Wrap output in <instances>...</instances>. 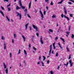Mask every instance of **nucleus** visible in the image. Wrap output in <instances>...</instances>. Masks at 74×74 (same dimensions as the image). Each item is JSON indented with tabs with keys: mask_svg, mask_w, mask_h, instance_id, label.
Returning a JSON list of instances; mask_svg holds the SVG:
<instances>
[{
	"mask_svg": "<svg viewBox=\"0 0 74 74\" xmlns=\"http://www.w3.org/2000/svg\"><path fill=\"white\" fill-rule=\"evenodd\" d=\"M28 25H29V23H27V24L25 25V30H26L27 29V26H28Z\"/></svg>",
	"mask_w": 74,
	"mask_h": 74,
	"instance_id": "obj_15",
	"label": "nucleus"
},
{
	"mask_svg": "<svg viewBox=\"0 0 74 74\" xmlns=\"http://www.w3.org/2000/svg\"><path fill=\"white\" fill-rule=\"evenodd\" d=\"M70 16L71 17H73V14H70Z\"/></svg>",
	"mask_w": 74,
	"mask_h": 74,
	"instance_id": "obj_54",
	"label": "nucleus"
},
{
	"mask_svg": "<svg viewBox=\"0 0 74 74\" xmlns=\"http://www.w3.org/2000/svg\"><path fill=\"white\" fill-rule=\"evenodd\" d=\"M20 53H21V49H19L18 54H19Z\"/></svg>",
	"mask_w": 74,
	"mask_h": 74,
	"instance_id": "obj_36",
	"label": "nucleus"
},
{
	"mask_svg": "<svg viewBox=\"0 0 74 74\" xmlns=\"http://www.w3.org/2000/svg\"><path fill=\"white\" fill-rule=\"evenodd\" d=\"M60 38L61 40H62V41H63L64 42H65V41H64V39L63 38Z\"/></svg>",
	"mask_w": 74,
	"mask_h": 74,
	"instance_id": "obj_23",
	"label": "nucleus"
},
{
	"mask_svg": "<svg viewBox=\"0 0 74 74\" xmlns=\"http://www.w3.org/2000/svg\"><path fill=\"white\" fill-rule=\"evenodd\" d=\"M17 16H19V19L20 20H21V19L22 18V15H21V13H17Z\"/></svg>",
	"mask_w": 74,
	"mask_h": 74,
	"instance_id": "obj_2",
	"label": "nucleus"
},
{
	"mask_svg": "<svg viewBox=\"0 0 74 74\" xmlns=\"http://www.w3.org/2000/svg\"><path fill=\"white\" fill-rule=\"evenodd\" d=\"M29 28L30 29V30H32V27H29Z\"/></svg>",
	"mask_w": 74,
	"mask_h": 74,
	"instance_id": "obj_56",
	"label": "nucleus"
},
{
	"mask_svg": "<svg viewBox=\"0 0 74 74\" xmlns=\"http://www.w3.org/2000/svg\"><path fill=\"white\" fill-rule=\"evenodd\" d=\"M8 11H11V8H8Z\"/></svg>",
	"mask_w": 74,
	"mask_h": 74,
	"instance_id": "obj_33",
	"label": "nucleus"
},
{
	"mask_svg": "<svg viewBox=\"0 0 74 74\" xmlns=\"http://www.w3.org/2000/svg\"><path fill=\"white\" fill-rule=\"evenodd\" d=\"M58 44L59 45L60 47V48H61V49H63V48H62V46H61V44H60V42H59L58 43Z\"/></svg>",
	"mask_w": 74,
	"mask_h": 74,
	"instance_id": "obj_8",
	"label": "nucleus"
},
{
	"mask_svg": "<svg viewBox=\"0 0 74 74\" xmlns=\"http://www.w3.org/2000/svg\"><path fill=\"white\" fill-rule=\"evenodd\" d=\"M36 35L37 37H38V36H39V34H38V33H36Z\"/></svg>",
	"mask_w": 74,
	"mask_h": 74,
	"instance_id": "obj_59",
	"label": "nucleus"
},
{
	"mask_svg": "<svg viewBox=\"0 0 74 74\" xmlns=\"http://www.w3.org/2000/svg\"><path fill=\"white\" fill-rule=\"evenodd\" d=\"M74 35L73 34H72V36H71V38H74Z\"/></svg>",
	"mask_w": 74,
	"mask_h": 74,
	"instance_id": "obj_37",
	"label": "nucleus"
},
{
	"mask_svg": "<svg viewBox=\"0 0 74 74\" xmlns=\"http://www.w3.org/2000/svg\"><path fill=\"white\" fill-rule=\"evenodd\" d=\"M52 49H50V51H49V53L48 55L50 56L51 55V51H52Z\"/></svg>",
	"mask_w": 74,
	"mask_h": 74,
	"instance_id": "obj_11",
	"label": "nucleus"
},
{
	"mask_svg": "<svg viewBox=\"0 0 74 74\" xmlns=\"http://www.w3.org/2000/svg\"><path fill=\"white\" fill-rule=\"evenodd\" d=\"M34 36H33L32 37V40H33V39H34Z\"/></svg>",
	"mask_w": 74,
	"mask_h": 74,
	"instance_id": "obj_48",
	"label": "nucleus"
},
{
	"mask_svg": "<svg viewBox=\"0 0 74 74\" xmlns=\"http://www.w3.org/2000/svg\"><path fill=\"white\" fill-rule=\"evenodd\" d=\"M4 1H6V2H8V0H4Z\"/></svg>",
	"mask_w": 74,
	"mask_h": 74,
	"instance_id": "obj_57",
	"label": "nucleus"
},
{
	"mask_svg": "<svg viewBox=\"0 0 74 74\" xmlns=\"http://www.w3.org/2000/svg\"><path fill=\"white\" fill-rule=\"evenodd\" d=\"M49 62H50V61H49V60H48L47 61V64H49Z\"/></svg>",
	"mask_w": 74,
	"mask_h": 74,
	"instance_id": "obj_35",
	"label": "nucleus"
},
{
	"mask_svg": "<svg viewBox=\"0 0 74 74\" xmlns=\"http://www.w3.org/2000/svg\"><path fill=\"white\" fill-rule=\"evenodd\" d=\"M27 9H25V10H24V11L25 12V14H27Z\"/></svg>",
	"mask_w": 74,
	"mask_h": 74,
	"instance_id": "obj_13",
	"label": "nucleus"
},
{
	"mask_svg": "<svg viewBox=\"0 0 74 74\" xmlns=\"http://www.w3.org/2000/svg\"><path fill=\"white\" fill-rule=\"evenodd\" d=\"M8 68H7L6 70H5V72L6 74H8Z\"/></svg>",
	"mask_w": 74,
	"mask_h": 74,
	"instance_id": "obj_17",
	"label": "nucleus"
},
{
	"mask_svg": "<svg viewBox=\"0 0 74 74\" xmlns=\"http://www.w3.org/2000/svg\"><path fill=\"white\" fill-rule=\"evenodd\" d=\"M14 38H16V34H14Z\"/></svg>",
	"mask_w": 74,
	"mask_h": 74,
	"instance_id": "obj_28",
	"label": "nucleus"
},
{
	"mask_svg": "<svg viewBox=\"0 0 74 74\" xmlns=\"http://www.w3.org/2000/svg\"><path fill=\"white\" fill-rule=\"evenodd\" d=\"M3 67H4V69H6L7 67V66L5 65V63H3Z\"/></svg>",
	"mask_w": 74,
	"mask_h": 74,
	"instance_id": "obj_18",
	"label": "nucleus"
},
{
	"mask_svg": "<svg viewBox=\"0 0 74 74\" xmlns=\"http://www.w3.org/2000/svg\"><path fill=\"white\" fill-rule=\"evenodd\" d=\"M66 33L67 34V35H69L70 33V32H66Z\"/></svg>",
	"mask_w": 74,
	"mask_h": 74,
	"instance_id": "obj_34",
	"label": "nucleus"
},
{
	"mask_svg": "<svg viewBox=\"0 0 74 74\" xmlns=\"http://www.w3.org/2000/svg\"><path fill=\"white\" fill-rule=\"evenodd\" d=\"M60 68V66H58V68H57L58 70H59V68Z\"/></svg>",
	"mask_w": 74,
	"mask_h": 74,
	"instance_id": "obj_61",
	"label": "nucleus"
},
{
	"mask_svg": "<svg viewBox=\"0 0 74 74\" xmlns=\"http://www.w3.org/2000/svg\"><path fill=\"white\" fill-rule=\"evenodd\" d=\"M18 4H19L20 6L21 5H22V3H21V0H19L18 1Z\"/></svg>",
	"mask_w": 74,
	"mask_h": 74,
	"instance_id": "obj_6",
	"label": "nucleus"
},
{
	"mask_svg": "<svg viewBox=\"0 0 74 74\" xmlns=\"http://www.w3.org/2000/svg\"><path fill=\"white\" fill-rule=\"evenodd\" d=\"M68 4H70V5H71V4H72L71 2H68Z\"/></svg>",
	"mask_w": 74,
	"mask_h": 74,
	"instance_id": "obj_47",
	"label": "nucleus"
},
{
	"mask_svg": "<svg viewBox=\"0 0 74 74\" xmlns=\"http://www.w3.org/2000/svg\"><path fill=\"white\" fill-rule=\"evenodd\" d=\"M33 49L35 50L36 51L37 50V49H36L33 46Z\"/></svg>",
	"mask_w": 74,
	"mask_h": 74,
	"instance_id": "obj_30",
	"label": "nucleus"
},
{
	"mask_svg": "<svg viewBox=\"0 0 74 74\" xmlns=\"http://www.w3.org/2000/svg\"><path fill=\"white\" fill-rule=\"evenodd\" d=\"M1 38L2 40H4V38L3 36L1 37Z\"/></svg>",
	"mask_w": 74,
	"mask_h": 74,
	"instance_id": "obj_51",
	"label": "nucleus"
},
{
	"mask_svg": "<svg viewBox=\"0 0 74 74\" xmlns=\"http://www.w3.org/2000/svg\"><path fill=\"white\" fill-rule=\"evenodd\" d=\"M64 12L65 14H66L67 13V10H66V7H64Z\"/></svg>",
	"mask_w": 74,
	"mask_h": 74,
	"instance_id": "obj_4",
	"label": "nucleus"
},
{
	"mask_svg": "<svg viewBox=\"0 0 74 74\" xmlns=\"http://www.w3.org/2000/svg\"><path fill=\"white\" fill-rule=\"evenodd\" d=\"M20 7H21L22 9H25V6H22V5H21L20 6Z\"/></svg>",
	"mask_w": 74,
	"mask_h": 74,
	"instance_id": "obj_21",
	"label": "nucleus"
},
{
	"mask_svg": "<svg viewBox=\"0 0 74 74\" xmlns=\"http://www.w3.org/2000/svg\"><path fill=\"white\" fill-rule=\"evenodd\" d=\"M32 26L36 30V32H38V27L34 25H32Z\"/></svg>",
	"mask_w": 74,
	"mask_h": 74,
	"instance_id": "obj_1",
	"label": "nucleus"
},
{
	"mask_svg": "<svg viewBox=\"0 0 74 74\" xmlns=\"http://www.w3.org/2000/svg\"><path fill=\"white\" fill-rule=\"evenodd\" d=\"M24 52L25 54V55H27V53L26 52V50H24Z\"/></svg>",
	"mask_w": 74,
	"mask_h": 74,
	"instance_id": "obj_29",
	"label": "nucleus"
},
{
	"mask_svg": "<svg viewBox=\"0 0 74 74\" xmlns=\"http://www.w3.org/2000/svg\"><path fill=\"white\" fill-rule=\"evenodd\" d=\"M22 37H23L24 41H25L26 40H25V39H26V38H25V36H24L23 35H22Z\"/></svg>",
	"mask_w": 74,
	"mask_h": 74,
	"instance_id": "obj_10",
	"label": "nucleus"
},
{
	"mask_svg": "<svg viewBox=\"0 0 74 74\" xmlns=\"http://www.w3.org/2000/svg\"><path fill=\"white\" fill-rule=\"evenodd\" d=\"M55 15H53V16H52V18H55Z\"/></svg>",
	"mask_w": 74,
	"mask_h": 74,
	"instance_id": "obj_44",
	"label": "nucleus"
},
{
	"mask_svg": "<svg viewBox=\"0 0 74 74\" xmlns=\"http://www.w3.org/2000/svg\"><path fill=\"white\" fill-rule=\"evenodd\" d=\"M31 4H32V3L31 2H30L29 3V8H28L29 9V8H30V7H31Z\"/></svg>",
	"mask_w": 74,
	"mask_h": 74,
	"instance_id": "obj_9",
	"label": "nucleus"
},
{
	"mask_svg": "<svg viewBox=\"0 0 74 74\" xmlns=\"http://www.w3.org/2000/svg\"><path fill=\"white\" fill-rule=\"evenodd\" d=\"M40 12L41 14V19L42 20L43 19V18H44V16H43V14H42V12H41V10L40 11Z\"/></svg>",
	"mask_w": 74,
	"mask_h": 74,
	"instance_id": "obj_3",
	"label": "nucleus"
},
{
	"mask_svg": "<svg viewBox=\"0 0 74 74\" xmlns=\"http://www.w3.org/2000/svg\"><path fill=\"white\" fill-rule=\"evenodd\" d=\"M69 1H71L72 2H73V3H74V1L73 0H69Z\"/></svg>",
	"mask_w": 74,
	"mask_h": 74,
	"instance_id": "obj_53",
	"label": "nucleus"
},
{
	"mask_svg": "<svg viewBox=\"0 0 74 74\" xmlns=\"http://www.w3.org/2000/svg\"><path fill=\"white\" fill-rule=\"evenodd\" d=\"M52 45H51L50 46V49H52Z\"/></svg>",
	"mask_w": 74,
	"mask_h": 74,
	"instance_id": "obj_32",
	"label": "nucleus"
},
{
	"mask_svg": "<svg viewBox=\"0 0 74 74\" xmlns=\"http://www.w3.org/2000/svg\"><path fill=\"white\" fill-rule=\"evenodd\" d=\"M10 58H11L12 56V53H10Z\"/></svg>",
	"mask_w": 74,
	"mask_h": 74,
	"instance_id": "obj_43",
	"label": "nucleus"
},
{
	"mask_svg": "<svg viewBox=\"0 0 74 74\" xmlns=\"http://www.w3.org/2000/svg\"><path fill=\"white\" fill-rule=\"evenodd\" d=\"M50 5H53V2H51V3H50Z\"/></svg>",
	"mask_w": 74,
	"mask_h": 74,
	"instance_id": "obj_49",
	"label": "nucleus"
},
{
	"mask_svg": "<svg viewBox=\"0 0 74 74\" xmlns=\"http://www.w3.org/2000/svg\"><path fill=\"white\" fill-rule=\"evenodd\" d=\"M62 2H61V1L60 2H59L58 3V4H62Z\"/></svg>",
	"mask_w": 74,
	"mask_h": 74,
	"instance_id": "obj_55",
	"label": "nucleus"
},
{
	"mask_svg": "<svg viewBox=\"0 0 74 74\" xmlns=\"http://www.w3.org/2000/svg\"><path fill=\"white\" fill-rule=\"evenodd\" d=\"M64 18H66L67 19V20L68 21H69L70 20V19H69V18L68 17L66 16L65 15H64Z\"/></svg>",
	"mask_w": 74,
	"mask_h": 74,
	"instance_id": "obj_5",
	"label": "nucleus"
},
{
	"mask_svg": "<svg viewBox=\"0 0 74 74\" xmlns=\"http://www.w3.org/2000/svg\"><path fill=\"white\" fill-rule=\"evenodd\" d=\"M50 73H51V74H53V71H51Z\"/></svg>",
	"mask_w": 74,
	"mask_h": 74,
	"instance_id": "obj_46",
	"label": "nucleus"
},
{
	"mask_svg": "<svg viewBox=\"0 0 74 74\" xmlns=\"http://www.w3.org/2000/svg\"><path fill=\"white\" fill-rule=\"evenodd\" d=\"M40 41L41 44L42 45L43 44V41L42 40V38H40Z\"/></svg>",
	"mask_w": 74,
	"mask_h": 74,
	"instance_id": "obj_12",
	"label": "nucleus"
},
{
	"mask_svg": "<svg viewBox=\"0 0 74 74\" xmlns=\"http://www.w3.org/2000/svg\"><path fill=\"white\" fill-rule=\"evenodd\" d=\"M0 13L2 14V15L3 16H4V13H3V12H2L1 10H0Z\"/></svg>",
	"mask_w": 74,
	"mask_h": 74,
	"instance_id": "obj_7",
	"label": "nucleus"
},
{
	"mask_svg": "<svg viewBox=\"0 0 74 74\" xmlns=\"http://www.w3.org/2000/svg\"><path fill=\"white\" fill-rule=\"evenodd\" d=\"M4 45V49H6V45H5V43L3 44Z\"/></svg>",
	"mask_w": 74,
	"mask_h": 74,
	"instance_id": "obj_24",
	"label": "nucleus"
},
{
	"mask_svg": "<svg viewBox=\"0 0 74 74\" xmlns=\"http://www.w3.org/2000/svg\"><path fill=\"white\" fill-rule=\"evenodd\" d=\"M49 31L51 33H53V30L51 29H49Z\"/></svg>",
	"mask_w": 74,
	"mask_h": 74,
	"instance_id": "obj_27",
	"label": "nucleus"
},
{
	"mask_svg": "<svg viewBox=\"0 0 74 74\" xmlns=\"http://www.w3.org/2000/svg\"><path fill=\"white\" fill-rule=\"evenodd\" d=\"M55 42H54L53 44V45L54 49H55V48H56L55 47Z\"/></svg>",
	"mask_w": 74,
	"mask_h": 74,
	"instance_id": "obj_16",
	"label": "nucleus"
},
{
	"mask_svg": "<svg viewBox=\"0 0 74 74\" xmlns=\"http://www.w3.org/2000/svg\"><path fill=\"white\" fill-rule=\"evenodd\" d=\"M71 64V66H73V62H72V63L70 64Z\"/></svg>",
	"mask_w": 74,
	"mask_h": 74,
	"instance_id": "obj_50",
	"label": "nucleus"
},
{
	"mask_svg": "<svg viewBox=\"0 0 74 74\" xmlns=\"http://www.w3.org/2000/svg\"><path fill=\"white\" fill-rule=\"evenodd\" d=\"M71 29V26L70 25L69 26V29H68L69 31H70Z\"/></svg>",
	"mask_w": 74,
	"mask_h": 74,
	"instance_id": "obj_25",
	"label": "nucleus"
},
{
	"mask_svg": "<svg viewBox=\"0 0 74 74\" xmlns=\"http://www.w3.org/2000/svg\"><path fill=\"white\" fill-rule=\"evenodd\" d=\"M27 16H28V17H29V18H31V17L30 16V15H29V14H27Z\"/></svg>",
	"mask_w": 74,
	"mask_h": 74,
	"instance_id": "obj_45",
	"label": "nucleus"
},
{
	"mask_svg": "<svg viewBox=\"0 0 74 74\" xmlns=\"http://www.w3.org/2000/svg\"><path fill=\"white\" fill-rule=\"evenodd\" d=\"M6 19H7L8 22H10V19L9 18H8V16H6Z\"/></svg>",
	"mask_w": 74,
	"mask_h": 74,
	"instance_id": "obj_20",
	"label": "nucleus"
},
{
	"mask_svg": "<svg viewBox=\"0 0 74 74\" xmlns=\"http://www.w3.org/2000/svg\"><path fill=\"white\" fill-rule=\"evenodd\" d=\"M58 53H57L56 55V57H58Z\"/></svg>",
	"mask_w": 74,
	"mask_h": 74,
	"instance_id": "obj_38",
	"label": "nucleus"
},
{
	"mask_svg": "<svg viewBox=\"0 0 74 74\" xmlns=\"http://www.w3.org/2000/svg\"><path fill=\"white\" fill-rule=\"evenodd\" d=\"M21 7H19L18 6H17L16 8V10H19L21 9Z\"/></svg>",
	"mask_w": 74,
	"mask_h": 74,
	"instance_id": "obj_14",
	"label": "nucleus"
},
{
	"mask_svg": "<svg viewBox=\"0 0 74 74\" xmlns=\"http://www.w3.org/2000/svg\"><path fill=\"white\" fill-rule=\"evenodd\" d=\"M12 43H14V39H12Z\"/></svg>",
	"mask_w": 74,
	"mask_h": 74,
	"instance_id": "obj_42",
	"label": "nucleus"
},
{
	"mask_svg": "<svg viewBox=\"0 0 74 74\" xmlns=\"http://www.w3.org/2000/svg\"><path fill=\"white\" fill-rule=\"evenodd\" d=\"M1 8L2 10H4L5 9L4 8H3V7L1 6Z\"/></svg>",
	"mask_w": 74,
	"mask_h": 74,
	"instance_id": "obj_40",
	"label": "nucleus"
},
{
	"mask_svg": "<svg viewBox=\"0 0 74 74\" xmlns=\"http://www.w3.org/2000/svg\"><path fill=\"white\" fill-rule=\"evenodd\" d=\"M43 61H44L45 60V59H46V58H45V56H43Z\"/></svg>",
	"mask_w": 74,
	"mask_h": 74,
	"instance_id": "obj_31",
	"label": "nucleus"
},
{
	"mask_svg": "<svg viewBox=\"0 0 74 74\" xmlns=\"http://www.w3.org/2000/svg\"><path fill=\"white\" fill-rule=\"evenodd\" d=\"M61 17L63 18V14H62L61 15Z\"/></svg>",
	"mask_w": 74,
	"mask_h": 74,
	"instance_id": "obj_62",
	"label": "nucleus"
},
{
	"mask_svg": "<svg viewBox=\"0 0 74 74\" xmlns=\"http://www.w3.org/2000/svg\"><path fill=\"white\" fill-rule=\"evenodd\" d=\"M68 47H69V46H67L66 47V49H67V51L68 52H69L70 51V50L69 49V48Z\"/></svg>",
	"mask_w": 74,
	"mask_h": 74,
	"instance_id": "obj_22",
	"label": "nucleus"
},
{
	"mask_svg": "<svg viewBox=\"0 0 74 74\" xmlns=\"http://www.w3.org/2000/svg\"><path fill=\"white\" fill-rule=\"evenodd\" d=\"M69 63L70 64L71 63H72V61H71V60H70L69 61Z\"/></svg>",
	"mask_w": 74,
	"mask_h": 74,
	"instance_id": "obj_41",
	"label": "nucleus"
},
{
	"mask_svg": "<svg viewBox=\"0 0 74 74\" xmlns=\"http://www.w3.org/2000/svg\"><path fill=\"white\" fill-rule=\"evenodd\" d=\"M41 63L42 64V66H44V63L42 62H41Z\"/></svg>",
	"mask_w": 74,
	"mask_h": 74,
	"instance_id": "obj_39",
	"label": "nucleus"
},
{
	"mask_svg": "<svg viewBox=\"0 0 74 74\" xmlns=\"http://www.w3.org/2000/svg\"><path fill=\"white\" fill-rule=\"evenodd\" d=\"M24 63L25 65V64H26V62L25 61H24Z\"/></svg>",
	"mask_w": 74,
	"mask_h": 74,
	"instance_id": "obj_63",
	"label": "nucleus"
},
{
	"mask_svg": "<svg viewBox=\"0 0 74 74\" xmlns=\"http://www.w3.org/2000/svg\"><path fill=\"white\" fill-rule=\"evenodd\" d=\"M10 5H11V4H9L7 6V8H8V7H9V6H10Z\"/></svg>",
	"mask_w": 74,
	"mask_h": 74,
	"instance_id": "obj_52",
	"label": "nucleus"
},
{
	"mask_svg": "<svg viewBox=\"0 0 74 74\" xmlns=\"http://www.w3.org/2000/svg\"><path fill=\"white\" fill-rule=\"evenodd\" d=\"M46 12L44 11L43 12V14L44 15H45V13Z\"/></svg>",
	"mask_w": 74,
	"mask_h": 74,
	"instance_id": "obj_64",
	"label": "nucleus"
},
{
	"mask_svg": "<svg viewBox=\"0 0 74 74\" xmlns=\"http://www.w3.org/2000/svg\"><path fill=\"white\" fill-rule=\"evenodd\" d=\"M57 40H58V36H56L55 38V41H57Z\"/></svg>",
	"mask_w": 74,
	"mask_h": 74,
	"instance_id": "obj_26",
	"label": "nucleus"
},
{
	"mask_svg": "<svg viewBox=\"0 0 74 74\" xmlns=\"http://www.w3.org/2000/svg\"><path fill=\"white\" fill-rule=\"evenodd\" d=\"M45 2H48L49 1V0H45Z\"/></svg>",
	"mask_w": 74,
	"mask_h": 74,
	"instance_id": "obj_58",
	"label": "nucleus"
},
{
	"mask_svg": "<svg viewBox=\"0 0 74 74\" xmlns=\"http://www.w3.org/2000/svg\"><path fill=\"white\" fill-rule=\"evenodd\" d=\"M29 48H31V46H30V43L29 44Z\"/></svg>",
	"mask_w": 74,
	"mask_h": 74,
	"instance_id": "obj_60",
	"label": "nucleus"
},
{
	"mask_svg": "<svg viewBox=\"0 0 74 74\" xmlns=\"http://www.w3.org/2000/svg\"><path fill=\"white\" fill-rule=\"evenodd\" d=\"M69 63V62H68L66 64H64V66H66V67H67V66H68Z\"/></svg>",
	"mask_w": 74,
	"mask_h": 74,
	"instance_id": "obj_19",
	"label": "nucleus"
}]
</instances>
